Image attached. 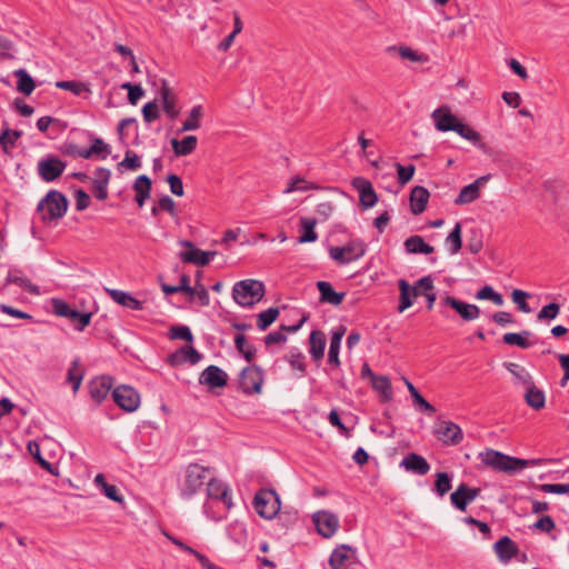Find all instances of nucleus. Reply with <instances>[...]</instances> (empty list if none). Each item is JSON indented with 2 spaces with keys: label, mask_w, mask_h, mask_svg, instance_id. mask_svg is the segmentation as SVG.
<instances>
[{
  "label": "nucleus",
  "mask_w": 569,
  "mask_h": 569,
  "mask_svg": "<svg viewBox=\"0 0 569 569\" xmlns=\"http://www.w3.org/2000/svg\"><path fill=\"white\" fill-rule=\"evenodd\" d=\"M480 197V191L478 190V187L476 184H468L465 186L458 197L455 199L456 204H468L472 201L477 200Z\"/></svg>",
  "instance_id": "nucleus-46"
},
{
  "label": "nucleus",
  "mask_w": 569,
  "mask_h": 569,
  "mask_svg": "<svg viewBox=\"0 0 569 569\" xmlns=\"http://www.w3.org/2000/svg\"><path fill=\"white\" fill-rule=\"evenodd\" d=\"M451 505L459 511H466L467 507L471 501L467 492V483L462 482L458 488L450 495Z\"/></svg>",
  "instance_id": "nucleus-36"
},
{
  "label": "nucleus",
  "mask_w": 569,
  "mask_h": 569,
  "mask_svg": "<svg viewBox=\"0 0 569 569\" xmlns=\"http://www.w3.org/2000/svg\"><path fill=\"white\" fill-rule=\"evenodd\" d=\"M433 433L439 441L448 446H456L463 439L461 428L452 421H439L435 426Z\"/></svg>",
  "instance_id": "nucleus-13"
},
{
  "label": "nucleus",
  "mask_w": 569,
  "mask_h": 569,
  "mask_svg": "<svg viewBox=\"0 0 569 569\" xmlns=\"http://www.w3.org/2000/svg\"><path fill=\"white\" fill-rule=\"evenodd\" d=\"M431 118L438 131H455L461 138L472 142L473 146L483 152H487V144L481 141V134L470 126L463 123L457 116L452 114L449 107L441 106L437 108L431 113Z\"/></svg>",
  "instance_id": "nucleus-1"
},
{
  "label": "nucleus",
  "mask_w": 569,
  "mask_h": 569,
  "mask_svg": "<svg viewBox=\"0 0 569 569\" xmlns=\"http://www.w3.org/2000/svg\"><path fill=\"white\" fill-rule=\"evenodd\" d=\"M433 490L439 497H443L451 490V477L447 472H437Z\"/></svg>",
  "instance_id": "nucleus-50"
},
{
  "label": "nucleus",
  "mask_w": 569,
  "mask_h": 569,
  "mask_svg": "<svg viewBox=\"0 0 569 569\" xmlns=\"http://www.w3.org/2000/svg\"><path fill=\"white\" fill-rule=\"evenodd\" d=\"M264 296V284L261 281L246 279L234 283L232 289L233 300L242 307H252Z\"/></svg>",
  "instance_id": "nucleus-4"
},
{
  "label": "nucleus",
  "mask_w": 569,
  "mask_h": 569,
  "mask_svg": "<svg viewBox=\"0 0 569 569\" xmlns=\"http://www.w3.org/2000/svg\"><path fill=\"white\" fill-rule=\"evenodd\" d=\"M198 139L196 136H187L181 141L171 140V146L177 157H183L192 153L197 148Z\"/></svg>",
  "instance_id": "nucleus-32"
},
{
  "label": "nucleus",
  "mask_w": 569,
  "mask_h": 569,
  "mask_svg": "<svg viewBox=\"0 0 569 569\" xmlns=\"http://www.w3.org/2000/svg\"><path fill=\"white\" fill-rule=\"evenodd\" d=\"M435 284L431 276L420 278L413 286H411L412 295L415 298L427 295L428 291L433 290Z\"/></svg>",
  "instance_id": "nucleus-52"
},
{
  "label": "nucleus",
  "mask_w": 569,
  "mask_h": 569,
  "mask_svg": "<svg viewBox=\"0 0 569 569\" xmlns=\"http://www.w3.org/2000/svg\"><path fill=\"white\" fill-rule=\"evenodd\" d=\"M143 120L148 123L153 122L160 117L158 103L156 100L147 102L142 107Z\"/></svg>",
  "instance_id": "nucleus-59"
},
{
  "label": "nucleus",
  "mask_w": 569,
  "mask_h": 569,
  "mask_svg": "<svg viewBox=\"0 0 569 569\" xmlns=\"http://www.w3.org/2000/svg\"><path fill=\"white\" fill-rule=\"evenodd\" d=\"M91 317V312H80L76 309H72L69 320L74 325L76 330L83 331L84 328L90 323Z\"/></svg>",
  "instance_id": "nucleus-51"
},
{
  "label": "nucleus",
  "mask_w": 569,
  "mask_h": 569,
  "mask_svg": "<svg viewBox=\"0 0 569 569\" xmlns=\"http://www.w3.org/2000/svg\"><path fill=\"white\" fill-rule=\"evenodd\" d=\"M312 521L320 536L331 538L339 528V518L331 511L319 510L312 515Z\"/></svg>",
  "instance_id": "nucleus-12"
},
{
  "label": "nucleus",
  "mask_w": 569,
  "mask_h": 569,
  "mask_svg": "<svg viewBox=\"0 0 569 569\" xmlns=\"http://www.w3.org/2000/svg\"><path fill=\"white\" fill-rule=\"evenodd\" d=\"M169 332L170 339H180L188 342L193 340L192 332L188 326H172Z\"/></svg>",
  "instance_id": "nucleus-55"
},
{
  "label": "nucleus",
  "mask_w": 569,
  "mask_h": 569,
  "mask_svg": "<svg viewBox=\"0 0 569 569\" xmlns=\"http://www.w3.org/2000/svg\"><path fill=\"white\" fill-rule=\"evenodd\" d=\"M356 550L348 545H340L331 552L329 565L331 569H348L355 563Z\"/></svg>",
  "instance_id": "nucleus-18"
},
{
  "label": "nucleus",
  "mask_w": 569,
  "mask_h": 569,
  "mask_svg": "<svg viewBox=\"0 0 569 569\" xmlns=\"http://www.w3.org/2000/svg\"><path fill=\"white\" fill-rule=\"evenodd\" d=\"M22 137V131L10 129L8 126L2 130L0 134V147L4 153H9V150L14 147L18 139Z\"/></svg>",
  "instance_id": "nucleus-41"
},
{
  "label": "nucleus",
  "mask_w": 569,
  "mask_h": 569,
  "mask_svg": "<svg viewBox=\"0 0 569 569\" xmlns=\"http://www.w3.org/2000/svg\"><path fill=\"white\" fill-rule=\"evenodd\" d=\"M397 173H398V181L401 186L409 182L415 173V166H402L400 163H396Z\"/></svg>",
  "instance_id": "nucleus-60"
},
{
  "label": "nucleus",
  "mask_w": 569,
  "mask_h": 569,
  "mask_svg": "<svg viewBox=\"0 0 569 569\" xmlns=\"http://www.w3.org/2000/svg\"><path fill=\"white\" fill-rule=\"evenodd\" d=\"M316 223H317L316 219H311V218H301L300 219L302 234L298 239L299 243L313 242L318 239V234L315 231Z\"/></svg>",
  "instance_id": "nucleus-42"
},
{
  "label": "nucleus",
  "mask_w": 569,
  "mask_h": 569,
  "mask_svg": "<svg viewBox=\"0 0 569 569\" xmlns=\"http://www.w3.org/2000/svg\"><path fill=\"white\" fill-rule=\"evenodd\" d=\"M559 311H560V306L556 302H551V303L542 307V309L537 315V319L539 321L552 320V319L557 318V316L559 315Z\"/></svg>",
  "instance_id": "nucleus-58"
},
{
  "label": "nucleus",
  "mask_w": 569,
  "mask_h": 569,
  "mask_svg": "<svg viewBox=\"0 0 569 569\" xmlns=\"http://www.w3.org/2000/svg\"><path fill=\"white\" fill-rule=\"evenodd\" d=\"M52 307H53V312L57 316L69 319L70 313L72 311V308L70 307L69 303H67L66 301H63L61 299H53Z\"/></svg>",
  "instance_id": "nucleus-62"
},
{
  "label": "nucleus",
  "mask_w": 569,
  "mask_h": 569,
  "mask_svg": "<svg viewBox=\"0 0 569 569\" xmlns=\"http://www.w3.org/2000/svg\"><path fill=\"white\" fill-rule=\"evenodd\" d=\"M111 299L118 305L129 308L131 310H141L142 302L132 297L130 293L117 289L107 290Z\"/></svg>",
  "instance_id": "nucleus-29"
},
{
  "label": "nucleus",
  "mask_w": 569,
  "mask_h": 569,
  "mask_svg": "<svg viewBox=\"0 0 569 569\" xmlns=\"http://www.w3.org/2000/svg\"><path fill=\"white\" fill-rule=\"evenodd\" d=\"M326 336L320 330H313L309 337L310 355L315 361L321 360L326 349Z\"/></svg>",
  "instance_id": "nucleus-30"
},
{
  "label": "nucleus",
  "mask_w": 569,
  "mask_h": 569,
  "mask_svg": "<svg viewBox=\"0 0 569 569\" xmlns=\"http://www.w3.org/2000/svg\"><path fill=\"white\" fill-rule=\"evenodd\" d=\"M537 489L545 493L569 495V483H542Z\"/></svg>",
  "instance_id": "nucleus-56"
},
{
  "label": "nucleus",
  "mask_w": 569,
  "mask_h": 569,
  "mask_svg": "<svg viewBox=\"0 0 569 569\" xmlns=\"http://www.w3.org/2000/svg\"><path fill=\"white\" fill-rule=\"evenodd\" d=\"M9 284H17L18 287L27 290L30 293L39 295V287L33 284L28 278L22 274L21 270L14 269L8 272V276L3 283V289Z\"/></svg>",
  "instance_id": "nucleus-24"
},
{
  "label": "nucleus",
  "mask_w": 569,
  "mask_h": 569,
  "mask_svg": "<svg viewBox=\"0 0 569 569\" xmlns=\"http://www.w3.org/2000/svg\"><path fill=\"white\" fill-rule=\"evenodd\" d=\"M371 386L373 390L380 395L382 402H389L392 399L393 392L391 381L387 376L373 377Z\"/></svg>",
  "instance_id": "nucleus-33"
},
{
  "label": "nucleus",
  "mask_w": 569,
  "mask_h": 569,
  "mask_svg": "<svg viewBox=\"0 0 569 569\" xmlns=\"http://www.w3.org/2000/svg\"><path fill=\"white\" fill-rule=\"evenodd\" d=\"M252 503L256 512L264 519H272L280 510V498L272 489H260Z\"/></svg>",
  "instance_id": "nucleus-7"
},
{
  "label": "nucleus",
  "mask_w": 569,
  "mask_h": 569,
  "mask_svg": "<svg viewBox=\"0 0 569 569\" xmlns=\"http://www.w3.org/2000/svg\"><path fill=\"white\" fill-rule=\"evenodd\" d=\"M530 336H532V333L528 330H523L520 333L508 332L503 335L502 340L506 345L518 346L522 349H527L531 347V342L527 340Z\"/></svg>",
  "instance_id": "nucleus-43"
},
{
  "label": "nucleus",
  "mask_w": 569,
  "mask_h": 569,
  "mask_svg": "<svg viewBox=\"0 0 569 569\" xmlns=\"http://www.w3.org/2000/svg\"><path fill=\"white\" fill-rule=\"evenodd\" d=\"M162 109L169 119L173 120L179 116V109L177 108V96L171 91L166 80H162V86L159 91Z\"/></svg>",
  "instance_id": "nucleus-23"
},
{
  "label": "nucleus",
  "mask_w": 569,
  "mask_h": 569,
  "mask_svg": "<svg viewBox=\"0 0 569 569\" xmlns=\"http://www.w3.org/2000/svg\"><path fill=\"white\" fill-rule=\"evenodd\" d=\"M405 247L409 253L430 254L435 251L433 247L425 242L420 236H411L405 241Z\"/></svg>",
  "instance_id": "nucleus-34"
},
{
  "label": "nucleus",
  "mask_w": 569,
  "mask_h": 569,
  "mask_svg": "<svg viewBox=\"0 0 569 569\" xmlns=\"http://www.w3.org/2000/svg\"><path fill=\"white\" fill-rule=\"evenodd\" d=\"M400 467L419 476H425L430 470V465L428 461L422 456L415 452L408 453L401 460Z\"/></svg>",
  "instance_id": "nucleus-22"
},
{
  "label": "nucleus",
  "mask_w": 569,
  "mask_h": 569,
  "mask_svg": "<svg viewBox=\"0 0 569 569\" xmlns=\"http://www.w3.org/2000/svg\"><path fill=\"white\" fill-rule=\"evenodd\" d=\"M262 383L263 373L257 366L246 367L239 375V388L246 395L260 393Z\"/></svg>",
  "instance_id": "nucleus-9"
},
{
  "label": "nucleus",
  "mask_w": 569,
  "mask_h": 569,
  "mask_svg": "<svg viewBox=\"0 0 569 569\" xmlns=\"http://www.w3.org/2000/svg\"><path fill=\"white\" fill-rule=\"evenodd\" d=\"M79 365H80L79 359L73 360L71 367L68 370V375H67V380H68V382H70L72 385V389L74 392L79 389L82 378H83L82 372L79 368Z\"/></svg>",
  "instance_id": "nucleus-53"
},
{
  "label": "nucleus",
  "mask_w": 569,
  "mask_h": 569,
  "mask_svg": "<svg viewBox=\"0 0 569 569\" xmlns=\"http://www.w3.org/2000/svg\"><path fill=\"white\" fill-rule=\"evenodd\" d=\"M203 117L202 106L192 107L179 132L193 131L200 128V119Z\"/></svg>",
  "instance_id": "nucleus-40"
},
{
  "label": "nucleus",
  "mask_w": 569,
  "mask_h": 569,
  "mask_svg": "<svg viewBox=\"0 0 569 569\" xmlns=\"http://www.w3.org/2000/svg\"><path fill=\"white\" fill-rule=\"evenodd\" d=\"M210 469L198 463L187 467L184 481L180 487V495L183 499H191L200 491L209 480Z\"/></svg>",
  "instance_id": "nucleus-6"
},
{
  "label": "nucleus",
  "mask_w": 569,
  "mask_h": 569,
  "mask_svg": "<svg viewBox=\"0 0 569 569\" xmlns=\"http://www.w3.org/2000/svg\"><path fill=\"white\" fill-rule=\"evenodd\" d=\"M67 163L58 157L47 156L39 160L37 171L39 177L46 181L51 182L58 179L64 171Z\"/></svg>",
  "instance_id": "nucleus-11"
},
{
  "label": "nucleus",
  "mask_w": 569,
  "mask_h": 569,
  "mask_svg": "<svg viewBox=\"0 0 569 569\" xmlns=\"http://www.w3.org/2000/svg\"><path fill=\"white\" fill-rule=\"evenodd\" d=\"M345 333H346V327L339 326V328L333 330L332 335H331L329 353H328V362L336 367L340 366L339 351H340L341 340H342Z\"/></svg>",
  "instance_id": "nucleus-28"
},
{
  "label": "nucleus",
  "mask_w": 569,
  "mask_h": 569,
  "mask_svg": "<svg viewBox=\"0 0 569 569\" xmlns=\"http://www.w3.org/2000/svg\"><path fill=\"white\" fill-rule=\"evenodd\" d=\"M279 316V309L271 307L258 315L257 327L258 329L264 331L271 326Z\"/></svg>",
  "instance_id": "nucleus-48"
},
{
  "label": "nucleus",
  "mask_w": 569,
  "mask_h": 569,
  "mask_svg": "<svg viewBox=\"0 0 569 569\" xmlns=\"http://www.w3.org/2000/svg\"><path fill=\"white\" fill-rule=\"evenodd\" d=\"M530 295L523 290L515 289L511 293L512 301L518 306V308L525 312L529 313L531 312V308L526 302V299L529 298Z\"/></svg>",
  "instance_id": "nucleus-57"
},
{
  "label": "nucleus",
  "mask_w": 569,
  "mask_h": 569,
  "mask_svg": "<svg viewBox=\"0 0 569 569\" xmlns=\"http://www.w3.org/2000/svg\"><path fill=\"white\" fill-rule=\"evenodd\" d=\"M525 399L528 406L532 409L539 410L545 407L546 398L542 390L538 389L533 382L527 386Z\"/></svg>",
  "instance_id": "nucleus-37"
},
{
  "label": "nucleus",
  "mask_w": 569,
  "mask_h": 569,
  "mask_svg": "<svg viewBox=\"0 0 569 569\" xmlns=\"http://www.w3.org/2000/svg\"><path fill=\"white\" fill-rule=\"evenodd\" d=\"M441 302L452 308L465 321L476 320L480 316V309L478 306L467 303L452 296H445Z\"/></svg>",
  "instance_id": "nucleus-17"
},
{
  "label": "nucleus",
  "mask_w": 569,
  "mask_h": 569,
  "mask_svg": "<svg viewBox=\"0 0 569 569\" xmlns=\"http://www.w3.org/2000/svg\"><path fill=\"white\" fill-rule=\"evenodd\" d=\"M119 167L138 170L141 167V161L137 153L128 150L124 154V159L119 163Z\"/></svg>",
  "instance_id": "nucleus-61"
},
{
  "label": "nucleus",
  "mask_w": 569,
  "mask_h": 569,
  "mask_svg": "<svg viewBox=\"0 0 569 569\" xmlns=\"http://www.w3.org/2000/svg\"><path fill=\"white\" fill-rule=\"evenodd\" d=\"M398 287L400 291L398 311L403 312L413 305L415 297L412 295L411 286L407 280L400 279L398 281Z\"/></svg>",
  "instance_id": "nucleus-38"
},
{
  "label": "nucleus",
  "mask_w": 569,
  "mask_h": 569,
  "mask_svg": "<svg viewBox=\"0 0 569 569\" xmlns=\"http://www.w3.org/2000/svg\"><path fill=\"white\" fill-rule=\"evenodd\" d=\"M94 483L97 487H99L103 495L114 501V502H118V503H122L123 502V497L119 493V490L118 488L114 486V485H110L106 481V478L102 473H98L94 478Z\"/></svg>",
  "instance_id": "nucleus-35"
},
{
  "label": "nucleus",
  "mask_w": 569,
  "mask_h": 569,
  "mask_svg": "<svg viewBox=\"0 0 569 569\" xmlns=\"http://www.w3.org/2000/svg\"><path fill=\"white\" fill-rule=\"evenodd\" d=\"M92 180V192L99 200L108 198V184L111 177V171L107 168H97Z\"/></svg>",
  "instance_id": "nucleus-21"
},
{
  "label": "nucleus",
  "mask_w": 569,
  "mask_h": 569,
  "mask_svg": "<svg viewBox=\"0 0 569 569\" xmlns=\"http://www.w3.org/2000/svg\"><path fill=\"white\" fill-rule=\"evenodd\" d=\"M68 199L63 193L50 190L39 201L37 210L42 212V221L47 222L62 218L68 210Z\"/></svg>",
  "instance_id": "nucleus-5"
},
{
  "label": "nucleus",
  "mask_w": 569,
  "mask_h": 569,
  "mask_svg": "<svg viewBox=\"0 0 569 569\" xmlns=\"http://www.w3.org/2000/svg\"><path fill=\"white\" fill-rule=\"evenodd\" d=\"M57 88L73 92L76 96H80L82 92H89V88L80 81H58Z\"/></svg>",
  "instance_id": "nucleus-54"
},
{
  "label": "nucleus",
  "mask_w": 569,
  "mask_h": 569,
  "mask_svg": "<svg viewBox=\"0 0 569 569\" xmlns=\"http://www.w3.org/2000/svg\"><path fill=\"white\" fill-rule=\"evenodd\" d=\"M180 244L190 249L189 251L180 252V259L183 262L204 267L210 262L211 258L217 254L216 251H202L194 248L193 243L189 240H181Z\"/></svg>",
  "instance_id": "nucleus-14"
},
{
  "label": "nucleus",
  "mask_w": 569,
  "mask_h": 569,
  "mask_svg": "<svg viewBox=\"0 0 569 569\" xmlns=\"http://www.w3.org/2000/svg\"><path fill=\"white\" fill-rule=\"evenodd\" d=\"M167 181L169 183V187H170V191L178 196V197H181L183 196V183H182V180L179 176L177 174H169L168 178H167Z\"/></svg>",
  "instance_id": "nucleus-63"
},
{
  "label": "nucleus",
  "mask_w": 569,
  "mask_h": 569,
  "mask_svg": "<svg viewBox=\"0 0 569 569\" xmlns=\"http://www.w3.org/2000/svg\"><path fill=\"white\" fill-rule=\"evenodd\" d=\"M366 253V244L361 240H351L343 247H330L329 256L339 264H348Z\"/></svg>",
  "instance_id": "nucleus-8"
},
{
  "label": "nucleus",
  "mask_w": 569,
  "mask_h": 569,
  "mask_svg": "<svg viewBox=\"0 0 569 569\" xmlns=\"http://www.w3.org/2000/svg\"><path fill=\"white\" fill-rule=\"evenodd\" d=\"M151 184V179L146 174H141L134 180L133 190L136 191V201L139 207H142L150 197Z\"/></svg>",
  "instance_id": "nucleus-31"
},
{
  "label": "nucleus",
  "mask_w": 569,
  "mask_h": 569,
  "mask_svg": "<svg viewBox=\"0 0 569 569\" xmlns=\"http://www.w3.org/2000/svg\"><path fill=\"white\" fill-rule=\"evenodd\" d=\"M479 459L487 467L492 468L493 470L513 473L520 471L529 466H536L540 463L541 460H526L516 457H510L500 451L493 449H487L483 452L479 453Z\"/></svg>",
  "instance_id": "nucleus-3"
},
{
  "label": "nucleus",
  "mask_w": 569,
  "mask_h": 569,
  "mask_svg": "<svg viewBox=\"0 0 569 569\" xmlns=\"http://www.w3.org/2000/svg\"><path fill=\"white\" fill-rule=\"evenodd\" d=\"M461 223L457 222L451 232L446 238V244L448 246L450 254H457L462 247L461 239Z\"/></svg>",
  "instance_id": "nucleus-44"
},
{
  "label": "nucleus",
  "mask_w": 569,
  "mask_h": 569,
  "mask_svg": "<svg viewBox=\"0 0 569 569\" xmlns=\"http://www.w3.org/2000/svg\"><path fill=\"white\" fill-rule=\"evenodd\" d=\"M202 358V355L198 352L192 346H183L176 350L168 357V362L176 367L186 362L191 365L198 363Z\"/></svg>",
  "instance_id": "nucleus-19"
},
{
  "label": "nucleus",
  "mask_w": 569,
  "mask_h": 569,
  "mask_svg": "<svg viewBox=\"0 0 569 569\" xmlns=\"http://www.w3.org/2000/svg\"><path fill=\"white\" fill-rule=\"evenodd\" d=\"M359 192V202L363 209L372 208L378 202V196L371 182L365 178L357 177L351 182Z\"/></svg>",
  "instance_id": "nucleus-16"
},
{
  "label": "nucleus",
  "mask_w": 569,
  "mask_h": 569,
  "mask_svg": "<svg viewBox=\"0 0 569 569\" xmlns=\"http://www.w3.org/2000/svg\"><path fill=\"white\" fill-rule=\"evenodd\" d=\"M317 288L320 293V302L330 303L332 306H339L343 299L346 293L345 292H337L332 284L328 281H318Z\"/></svg>",
  "instance_id": "nucleus-27"
},
{
  "label": "nucleus",
  "mask_w": 569,
  "mask_h": 569,
  "mask_svg": "<svg viewBox=\"0 0 569 569\" xmlns=\"http://www.w3.org/2000/svg\"><path fill=\"white\" fill-rule=\"evenodd\" d=\"M495 552L500 561L508 562L519 551L517 545L509 537L500 538L493 546Z\"/></svg>",
  "instance_id": "nucleus-25"
},
{
  "label": "nucleus",
  "mask_w": 569,
  "mask_h": 569,
  "mask_svg": "<svg viewBox=\"0 0 569 569\" xmlns=\"http://www.w3.org/2000/svg\"><path fill=\"white\" fill-rule=\"evenodd\" d=\"M430 193L421 186H416L410 192V210L413 214H420L426 210Z\"/></svg>",
  "instance_id": "nucleus-26"
},
{
  "label": "nucleus",
  "mask_w": 569,
  "mask_h": 569,
  "mask_svg": "<svg viewBox=\"0 0 569 569\" xmlns=\"http://www.w3.org/2000/svg\"><path fill=\"white\" fill-rule=\"evenodd\" d=\"M234 345L237 350L243 355L244 359L250 362L256 356V347L247 342L243 335H237L234 337Z\"/></svg>",
  "instance_id": "nucleus-47"
},
{
  "label": "nucleus",
  "mask_w": 569,
  "mask_h": 569,
  "mask_svg": "<svg viewBox=\"0 0 569 569\" xmlns=\"http://www.w3.org/2000/svg\"><path fill=\"white\" fill-rule=\"evenodd\" d=\"M91 147L86 151L84 156L93 157L94 154H101V159H106L110 153V146L106 143L102 139L92 137L91 138Z\"/></svg>",
  "instance_id": "nucleus-49"
},
{
  "label": "nucleus",
  "mask_w": 569,
  "mask_h": 569,
  "mask_svg": "<svg viewBox=\"0 0 569 569\" xmlns=\"http://www.w3.org/2000/svg\"><path fill=\"white\" fill-rule=\"evenodd\" d=\"M207 496L210 501L203 505L204 515L214 521L223 519L233 506L230 488L221 480L209 478Z\"/></svg>",
  "instance_id": "nucleus-2"
},
{
  "label": "nucleus",
  "mask_w": 569,
  "mask_h": 569,
  "mask_svg": "<svg viewBox=\"0 0 569 569\" xmlns=\"http://www.w3.org/2000/svg\"><path fill=\"white\" fill-rule=\"evenodd\" d=\"M112 388V378L109 376H100L92 379L89 383V392L91 398L100 403L109 395Z\"/></svg>",
  "instance_id": "nucleus-20"
},
{
  "label": "nucleus",
  "mask_w": 569,
  "mask_h": 569,
  "mask_svg": "<svg viewBox=\"0 0 569 569\" xmlns=\"http://www.w3.org/2000/svg\"><path fill=\"white\" fill-rule=\"evenodd\" d=\"M199 383L210 389L223 388L228 385V375L220 367L210 365L200 373Z\"/></svg>",
  "instance_id": "nucleus-15"
},
{
  "label": "nucleus",
  "mask_w": 569,
  "mask_h": 569,
  "mask_svg": "<svg viewBox=\"0 0 569 569\" xmlns=\"http://www.w3.org/2000/svg\"><path fill=\"white\" fill-rule=\"evenodd\" d=\"M13 74L18 78L17 90L26 96L31 94L36 88L32 77L24 69H18Z\"/></svg>",
  "instance_id": "nucleus-39"
},
{
  "label": "nucleus",
  "mask_w": 569,
  "mask_h": 569,
  "mask_svg": "<svg viewBox=\"0 0 569 569\" xmlns=\"http://www.w3.org/2000/svg\"><path fill=\"white\" fill-rule=\"evenodd\" d=\"M555 527V521L550 516H542L533 523V528L542 532H550Z\"/></svg>",
  "instance_id": "nucleus-64"
},
{
  "label": "nucleus",
  "mask_w": 569,
  "mask_h": 569,
  "mask_svg": "<svg viewBox=\"0 0 569 569\" xmlns=\"http://www.w3.org/2000/svg\"><path fill=\"white\" fill-rule=\"evenodd\" d=\"M505 366L507 370L515 377L517 383L526 387L531 385L532 378L523 367L515 362H507Z\"/></svg>",
  "instance_id": "nucleus-45"
},
{
  "label": "nucleus",
  "mask_w": 569,
  "mask_h": 569,
  "mask_svg": "<svg viewBox=\"0 0 569 569\" xmlns=\"http://www.w3.org/2000/svg\"><path fill=\"white\" fill-rule=\"evenodd\" d=\"M113 401L124 411L133 412L140 406L139 392L130 386L121 385L112 391Z\"/></svg>",
  "instance_id": "nucleus-10"
}]
</instances>
